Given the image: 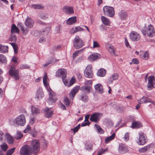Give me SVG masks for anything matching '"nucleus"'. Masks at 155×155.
I'll list each match as a JSON object with an SVG mask.
<instances>
[{
  "label": "nucleus",
  "instance_id": "aec40b11",
  "mask_svg": "<svg viewBox=\"0 0 155 155\" xmlns=\"http://www.w3.org/2000/svg\"><path fill=\"white\" fill-rule=\"evenodd\" d=\"M43 112L45 113L44 115L45 117L47 118H49L51 117L53 114V111H49V109L46 107L43 109Z\"/></svg>",
  "mask_w": 155,
  "mask_h": 155
},
{
  "label": "nucleus",
  "instance_id": "a878e982",
  "mask_svg": "<svg viewBox=\"0 0 155 155\" xmlns=\"http://www.w3.org/2000/svg\"><path fill=\"white\" fill-rule=\"evenodd\" d=\"M51 29L49 27H47L43 29L40 31V35H43L45 36L47 35L50 31Z\"/></svg>",
  "mask_w": 155,
  "mask_h": 155
},
{
  "label": "nucleus",
  "instance_id": "e2e57ef3",
  "mask_svg": "<svg viewBox=\"0 0 155 155\" xmlns=\"http://www.w3.org/2000/svg\"><path fill=\"white\" fill-rule=\"evenodd\" d=\"M100 45L97 41H93V48H94L97 47H100Z\"/></svg>",
  "mask_w": 155,
  "mask_h": 155
},
{
  "label": "nucleus",
  "instance_id": "3c124183",
  "mask_svg": "<svg viewBox=\"0 0 155 155\" xmlns=\"http://www.w3.org/2000/svg\"><path fill=\"white\" fill-rule=\"evenodd\" d=\"M32 7L34 9H42L44 8L43 6L40 4L38 5H32Z\"/></svg>",
  "mask_w": 155,
  "mask_h": 155
},
{
  "label": "nucleus",
  "instance_id": "4d7b16f0",
  "mask_svg": "<svg viewBox=\"0 0 155 155\" xmlns=\"http://www.w3.org/2000/svg\"><path fill=\"white\" fill-rule=\"evenodd\" d=\"M40 18L43 20H45L48 18V15L46 13H41L40 14Z\"/></svg>",
  "mask_w": 155,
  "mask_h": 155
},
{
  "label": "nucleus",
  "instance_id": "6e6d98bb",
  "mask_svg": "<svg viewBox=\"0 0 155 155\" xmlns=\"http://www.w3.org/2000/svg\"><path fill=\"white\" fill-rule=\"evenodd\" d=\"M30 68V67L28 65L26 64H21L20 65L19 68L21 69H28Z\"/></svg>",
  "mask_w": 155,
  "mask_h": 155
},
{
  "label": "nucleus",
  "instance_id": "9d476101",
  "mask_svg": "<svg viewBox=\"0 0 155 155\" xmlns=\"http://www.w3.org/2000/svg\"><path fill=\"white\" fill-rule=\"evenodd\" d=\"M91 68V65H89L86 67L84 71V75L86 77L91 78L93 77V74Z\"/></svg>",
  "mask_w": 155,
  "mask_h": 155
},
{
  "label": "nucleus",
  "instance_id": "864d4df0",
  "mask_svg": "<svg viewBox=\"0 0 155 155\" xmlns=\"http://www.w3.org/2000/svg\"><path fill=\"white\" fill-rule=\"evenodd\" d=\"M10 44L14 49L15 53L17 54L18 52L17 50L18 49L17 45L15 43H10Z\"/></svg>",
  "mask_w": 155,
  "mask_h": 155
},
{
  "label": "nucleus",
  "instance_id": "f8f14e48",
  "mask_svg": "<svg viewBox=\"0 0 155 155\" xmlns=\"http://www.w3.org/2000/svg\"><path fill=\"white\" fill-rule=\"evenodd\" d=\"M130 39L134 41L139 40L140 38V34L135 31H131L130 34Z\"/></svg>",
  "mask_w": 155,
  "mask_h": 155
},
{
  "label": "nucleus",
  "instance_id": "f3484780",
  "mask_svg": "<svg viewBox=\"0 0 155 155\" xmlns=\"http://www.w3.org/2000/svg\"><path fill=\"white\" fill-rule=\"evenodd\" d=\"M34 22L31 18L28 17L26 19L25 24L28 28H32Z\"/></svg>",
  "mask_w": 155,
  "mask_h": 155
},
{
  "label": "nucleus",
  "instance_id": "dca6fc26",
  "mask_svg": "<svg viewBox=\"0 0 155 155\" xmlns=\"http://www.w3.org/2000/svg\"><path fill=\"white\" fill-rule=\"evenodd\" d=\"M80 87L79 86H77L74 87L71 91L69 94V97L70 99H73L75 96L76 93L78 91Z\"/></svg>",
  "mask_w": 155,
  "mask_h": 155
},
{
  "label": "nucleus",
  "instance_id": "a18cd8bd",
  "mask_svg": "<svg viewBox=\"0 0 155 155\" xmlns=\"http://www.w3.org/2000/svg\"><path fill=\"white\" fill-rule=\"evenodd\" d=\"M124 107L123 106H117L116 107L117 111L120 113H122L124 110Z\"/></svg>",
  "mask_w": 155,
  "mask_h": 155
},
{
  "label": "nucleus",
  "instance_id": "7ed1b4c3",
  "mask_svg": "<svg viewBox=\"0 0 155 155\" xmlns=\"http://www.w3.org/2000/svg\"><path fill=\"white\" fill-rule=\"evenodd\" d=\"M9 74L12 77H13L15 80H18L19 78V71L15 69V67L12 66L8 72Z\"/></svg>",
  "mask_w": 155,
  "mask_h": 155
},
{
  "label": "nucleus",
  "instance_id": "0e129e2a",
  "mask_svg": "<svg viewBox=\"0 0 155 155\" xmlns=\"http://www.w3.org/2000/svg\"><path fill=\"white\" fill-rule=\"evenodd\" d=\"M124 140L127 141L129 140V133H127L125 134L124 135Z\"/></svg>",
  "mask_w": 155,
  "mask_h": 155
},
{
  "label": "nucleus",
  "instance_id": "09e8293b",
  "mask_svg": "<svg viewBox=\"0 0 155 155\" xmlns=\"http://www.w3.org/2000/svg\"><path fill=\"white\" fill-rule=\"evenodd\" d=\"M83 51V50L81 49L75 52L73 55V59H75L78 55L79 53L80 52H81Z\"/></svg>",
  "mask_w": 155,
  "mask_h": 155
},
{
  "label": "nucleus",
  "instance_id": "13d9d810",
  "mask_svg": "<svg viewBox=\"0 0 155 155\" xmlns=\"http://www.w3.org/2000/svg\"><path fill=\"white\" fill-rule=\"evenodd\" d=\"M84 84L85 85H87L88 87H91L92 84V82L91 80H87L85 81Z\"/></svg>",
  "mask_w": 155,
  "mask_h": 155
},
{
  "label": "nucleus",
  "instance_id": "052dcab7",
  "mask_svg": "<svg viewBox=\"0 0 155 155\" xmlns=\"http://www.w3.org/2000/svg\"><path fill=\"white\" fill-rule=\"evenodd\" d=\"M17 40L16 36L15 35H12L10 38V40L11 41H15Z\"/></svg>",
  "mask_w": 155,
  "mask_h": 155
},
{
  "label": "nucleus",
  "instance_id": "774afa93",
  "mask_svg": "<svg viewBox=\"0 0 155 155\" xmlns=\"http://www.w3.org/2000/svg\"><path fill=\"white\" fill-rule=\"evenodd\" d=\"M31 127L30 125H28L25 130H23V132L25 133H26L28 132L30 130Z\"/></svg>",
  "mask_w": 155,
  "mask_h": 155
},
{
  "label": "nucleus",
  "instance_id": "2eb2a0df",
  "mask_svg": "<svg viewBox=\"0 0 155 155\" xmlns=\"http://www.w3.org/2000/svg\"><path fill=\"white\" fill-rule=\"evenodd\" d=\"M63 12L67 14H72L74 13L73 8L72 6H65L62 8Z\"/></svg>",
  "mask_w": 155,
  "mask_h": 155
},
{
  "label": "nucleus",
  "instance_id": "72a5a7b5",
  "mask_svg": "<svg viewBox=\"0 0 155 155\" xmlns=\"http://www.w3.org/2000/svg\"><path fill=\"white\" fill-rule=\"evenodd\" d=\"M31 111L33 116L36 115L40 112V111L38 108L34 106H31Z\"/></svg>",
  "mask_w": 155,
  "mask_h": 155
},
{
  "label": "nucleus",
  "instance_id": "412c9836",
  "mask_svg": "<svg viewBox=\"0 0 155 155\" xmlns=\"http://www.w3.org/2000/svg\"><path fill=\"white\" fill-rule=\"evenodd\" d=\"M105 46L111 55H114L115 54L114 48L112 45L110 43H107L106 44Z\"/></svg>",
  "mask_w": 155,
  "mask_h": 155
},
{
  "label": "nucleus",
  "instance_id": "5fc2aeb1",
  "mask_svg": "<svg viewBox=\"0 0 155 155\" xmlns=\"http://www.w3.org/2000/svg\"><path fill=\"white\" fill-rule=\"evenodd\" d=\"M2 149L3 151H6L8 149V146L5 143H3L1 146Z\"/></svg>",
  "mask_w": 155,
  "mask_h": 155
},
{
  "label": "nucleus",
  "instance_id": "8fccbe9b",
  "mask_svg": "<svg viewBox=\"0 0 155 155\" xmlns=\"http://www.w3.org/2000/svg\"><path fill=\"white\" fill-rule=\"evenodd\" d=\"M92 145L91 143H87L85 145V148L86 150L88 151H91L92 150Z\"/></svg>",
  "mask_w": 155,
  "mask_h": 155
},
{
  "label": "nucleus",
  "instance_id": "f03ea898",
  "mask_svg": "<svg viewBox=\"0 0 155 155\" xmlns=\"http://www.w3.org/2000/svg\"><path fill=\"white\" fill-rule=\"evenodd\" d=\"M32 151L35 153L39 152L40 149V143L38 140H33L31 142L30 145H29Z\"/></svg>",
  "mask_w": 155,
  "mask_h": 155
},
{
  "label": "nucleus",
  "instance_id": "c03bdc74",
  "mask_svg": "<svg viewBox=\"0 0 155 155\" xmlns=\"http://www.w3.org/2000/svg\"><path fill=\"white\" fill-rule=\"evenodd\" d=\"M0 62L2 63L6 64L7 62L6 58L2 54H0Z\"/></svg>",
  "mask_w": 155,
  "mask_h": 155
},
{
  "label": "nucleus",
  "instance_id": "20e7f679",
  "mask_svg": "<svg viewBox=\"0 0 155 155\" xmlns=\"http://www.w3.org/2000/svg\"><path fill=\"white\" fill-rule=\"evenodd\" d=\"M104 12L105 14L110 17H113L115 15V12L113 7L106 6L103 8Z\"/></svg>",
  "mask_w": 155,
  "mask_h": 155
},
{
  "label": "nucleus",
  "instance_id": "b1692460",
  "mask_svg": "<svg viewBox=\"0 0 155 155\" xmlns=\"http://www.w3.org/2000/svg\"><path fill=\"white\" fill-rule=\"evenodd\" d=\"M20 28L22 31V33L25 35H27L28 32V30L25 28L23 27V24L21 23H18L17 25Z\"/></svg>",
  "mask_w": 155,
  "mask_h": 155
},
{
  "label": "nucleus",
  "instance_id": "603ef678",
  "mask_svg": "<svg viewBox=\"0 0 155 155\" xmlns=\"http://www.w3.org/2000/svg\"><path fill=\"white\" fill-rule=\"evenodd\" d=\"M15 149V148L13 147L9 150L7 152L6 155H12L14 153Z\"/></svg>",
  "mask_w": 155,
  "mask_h": 155
},
{
  "label": "nucleus",
  "instance_id": "bb28decb",
  "mask_svg": "<svg viewBox=\"0 0 155 155\" xmlns=\"http://www.w3.org/2000/svg\"><path fill=\"white\" fill-rule=\"evenodd\" d=\"M7 142L10 144H12L14 142V140L13 138L9 134H6L5 135Z\"/></svg>",
  "mask_w": 155,
  "mask_h": 155
},
{
  "label": "nucleus",
  "instance_id": "423d86ee",
  "mask_svg": "<svg viewBox=\"0 0 155 155\" xmlns=\"http://www.w3.org/2000/svg\"><path fill=\"white\" fill-rule=\"evenodd\" d=\"M32 153L29 145H25L21 148L20 153L21 155H31Z\"/></svg>",
  "mask_w": 155,
  "mask_h": 155
},
{
  "label": "nucleus",
  "instance_id": "39448f33",
  "mask_svg": "<svg viewBox=\"0 0 155 155\" xmlns=\"http://www.w3.org/2000/svg\"><path fill=\"white\" fill-rule=\"evenodd\" d=\"M67 71L64 68H61L58 70L56 73V75L58 77H61L62 81L64 84H66V75Z\"/></svg>",
  "mask_w": 155,
  "mask_h": 155
},
{
  "label": "nucleus",
  "instance_id": "37998d69",
  "mask_svg": "<svg viewBox=\"0 0 155 155\" xmlns=\"http://www.w3.org/2000/svg\"><path fill=\"white\" fill-rule=\"evenodd\" d=\"M23 137L22 134L20 132L17 131L16 134L14 136L15 138L17 140H18L21 139Z\"/></svg>",
  "mask_w": 155,
  "mask_h": 155
},
{
  "label": "nucleus",
  "instance_id": "ddd939ff",
  "mask_svg": "<svg viewBox=\"0 0 155 155\" xmlns=\"http://www.w3.org/2000/svg\"><path fill=\"white\" fill-rule=\"evenodd\" d=\"M118 150L120 153L124 154L127 152L129 150L127 147L124 144L120 143L119 145Z\"/></svg>",
  "mask_w": 155,
  "mask_h": 155
},
{
  "label": "nucleus",
  "instance_id": "5701e85b",
  "mask_svg": "<svg viewBox=\"0 0 155 155\" xmlns=\"http://www.w3.org/2000/svg\"><path fill=\"white\" fill-rule=\"evenodd\" d=\"M140 103H146L148 102H150L153 104V101L148 97L143 96L140 99Z\"/></svg>",
  "mask_w": 155,
  "mask_h": 155
},
{
  "label": "nucleus",
  "instance_id": "9b49d317",
  "mask_svg": "<svg viewBox=\"0 0 155 155\" xmlns=\"http://www.w3.org/2000/svg\"><path fill=\"white\" fill-rule=\"evenodd\" d=\"M148 37L152 38L155 35V31L153 26L150 24L147 27L146 32Z\"/></svg>",
  "mask_w": 155,
  "mask_h": 155
},
{
  "label": "nucleus",
  "instance_id": "393cba45",
  "mask_svg": "<svg viewBox=\"0 0 155 155\" xmlns=\"http://www.w3.org/2000/svg\"><path fill=\"white\" fill-rule=\"evenodd\" d=\"M118 15L121 19L125 20L127 17V12L123 10H121L119 12Z\"/></svg>",
  "mask_w": 155,
  "mask_h": 155
},
{
  "label": "nucleus",
  "instance_id": "69168bd1",
  "mask_svg": "<svg viewBox=\"0 0 155 155\" xmlns=\"http://www.w3.org/2000/svg\"><path fill=\"white\" fill-rule=\"evenodd\" d=\"M107 124L109 126H112L113 125V123L111 120L109 119H107Z\"/></svg>",
  "mask_w": 155,
  "mask_h": 155
},
{
  "label": "nucleus",
  "instance_id": "6e6552de",
  "mask_svg": "<svg viewBox=\"0 0 155 155\" xmlns=\"http://www.w3.org/2000/svg\"><path fill=\"white\" fill-rule=\"evenodd\" d=\"M25 118L23 114L19 115L16 118L15 123L18 125L23 126L25 124Z\"/></svg>",
  "mask_w": 155,
  "mask_h": 155
},
{
  "label": "nucleus",
  "instance_id": "ea45409f",
  "mask_svg": "<svg viewBox=\"0 0 155 155\" xmlns=\"http://www.w3.org/2000/svg\"><path fill=\"white\" fill-rule=\"evenodd\" d=\"M115 134L114 133H113L112 135L106 138L105 139V142L106 143H108L110 141L113 140L115 137Z\"/></svg>",
  "mask_w": 155,
  "mask_h": 155
},
{
  "label": "nucleus",
  "instance_id": "4c0bfd02",
  "mask_svg": "<svg viewBox=\"0 0 155 155\" xmlns=\"http://www.w3.org/2000/svg\"><path fill=\"white\" fill-rule=\"evenodd\" d=\"M146 25L145 24L142 26L140 25L139 26V29L141 31L143 34L145 36L146 35Z\"/></svg>",
  "mask_w": 155,
  "mask_h": 155
},
{
  "label": "nucleus",
  "instance_id": "a19ab883",
  "mask_svg": "<svg viewBox=\"0 0 155 155\" xmlns=\"http://www.w3.org/2000/svg\"><path fill=\"white\" fill-rule=\"evenodd\" d=\"M11 31L12 33L13 32L15 33H19V30L15 24H13L12 25Z\"/></svg>",
  "mask_w": 155,
  "mask_h": 155
},
{
  "label": "nucleus",
  "instance_id": "4468645a",
  "mask_svg": "<svg viewBox=\"0 0 155 155\" xmlns=\"http://www.w3.org/2000/svg\"><path fill=\"white\" fill-rule=\"evenodd\" d=\"M100 114L99 113L93 114L91 116L90 120L95 123H97L100 120Z\"/></svg>",
  "mask_w": 155,
  "mask_h": 155
},
{
  "label": "nucleus",
  "instance_id": "de8ad7c7",
  "mask_svg": "<svg viewBox=\"0 0 155 155\" xmlns=\"http://www.w3.org/2000/svg\"><path fill=\"white\" fill-rule=\"evenodd\" d=\"M64 103L67 107H69L70 104V101L67 97H64Z\"/></svg>",
  "mask_w": 155,
  "mask_h": 155
},
{
  "label": "nucleus",
  "instance_id": "cd10ccee",
  "mask_svg": "<svg viewBox=\"0 0 155 155\" xmlns=\"http://www.w3.org/2000/svg\"><path fill=\"white\" fill-rule=\"evenodd\" d=\"M8 47L7 46L2 45L0 44V52L5 53L8 51Z\"/></svg>",
  "mask_w": 155,
  "mask_h": 155
},
{
  "label": "nucleus",
  "instance_id": "58836bf2",
  "mask_svg": "<svg viewBox=\"0 0 155 155\" xmlns=\"http://www.w3.org/2000/svg\"><path fill=\"white\" fill-rule=\"evenodd\" d=\"M151 145V144H149L145 147L139 149V152L140 153H144L147 150L150 149Z\"/></svg>",
  "mask_w": 155,
  "mask_h": 155
},
{
  "label": "nucleus",
  "instance_id": "a211bd4d",
  "mask_svg": "<svg viewBox=\"0 0 155 155\" xmlns=\"http://www.w3.org/2000/svg\"><path fill=\"white\" fill-rule=\"evenodd\" d=\"M44 94L42 89H38L37 91V93L35 97V99L37 101H39L41 100L44 97Z\"/></svg>",
  "mask_w": 155,
  "mask_h": 155
},
{
  "label": "nucleus",
  "instance_id": "e433bc0d",
  "mask_svg": "<svg viewBox=\"0 0 155 155\" xmlns=\"http://www.w3.org/2000/svg\"><path fill=\"white\" fill-rule=\"evenodd\" d=\"M140 57L143 59L147 60L149 58V53L148 51H146L144 54H140Z\"/></svg>",
  "mask_w": 155,
  "mask_h": 155
},
{
  "label": "nucleus",
  "instance_id": "0eeeda50",
  "mask_svg": "<svg viewBox=\"0 0 155 155\" xmlns=\"http://www.w3.org/2000/svg\"><path fill=\"white\" fill-rule=\"evenodd\" d=\"M84 45V42L78 36H76L74 40V45L76 49L81 48Z\"/></svg>",
  "mask_w": 155,
  "mask_h": 155
},
{
  "label": "nucleus",
  "instance_id": "680f3d73",
  "mask_svg": "<svg viewBox=\"0 0 155 155\" xmlns=\"http://www.w3.org/2000/svg\"><path fill=\"white\" fill-rule=\"evenodd\" d=\"M112 78L114 80H117L119 78V75L118 74L116 73L113 74L112 75Z\"/></svg>",
  "mask_w": 155,
  "mask_h": 155
},
{
  "label": "nucleus",
  "instance_id": "7c9ffc66",
  "mask_svg": "<svg viewBox=\"0 0 155 155\" xmlns=\"http://www.w3.org/2000/svg\"><path fill=\"white\" fill-rule=\"evenodd\" d=\"M80 100L84 102H87L88 101V98L86 93L84 92L81 94Z\"/></svg>",
  "mask_w": 155,
  "mask_h": 155
},
{
  "label": "nucleus",
  "instance_id": "f257e3e1",
  "mask_svg": "<svg viewBox=\"0 0 155 155\" xmlns=\"http://www.w3.org/2000/svg\"><path fill=\"white\" fill-rule=\"evenodd\" d=\"M47 76L46 74H45L43 77V82L45 86L46 87L47 90L49 92V97L48 100V104H51L55 102L57 99L56 94L54 92L48 87V84L47 81Z\"/></svg>",
  "mask_w": 155,
  "mask_h": 155
},
{
  "label": "nucleus",
  "instance_id": "f704fd0d",
  "mask_svg": "<svg viewBox=\"0 0 155 155\" xmlns=\"http://www.w3.org/2000/svg\"><path fill=\"white\" fill-rule=\"evenodd\" d=\"M101 18L103 23L104 25H110V21L107 18L104 16H101Z\"/></svg>",
  "mask_w": 155,
  "mask_h": 155
},
{
  "label": "nucleus",
  "instance_id": "49530a36",
  "mask_svg": "<svg viewBox=\"0 0 155 155\" xmlns=\"http://www.w3.org/2000/svg\"><path fill=\"white\" fill-rule=\"evenodd\" d=\"M94 126L96 127L98 132L99 133L103 134L104 133V131L99 125L97 124H96Z\"/></svg>",
  "mask_w": 155,
  "mask_h": 155
},
{
  "label": "nucleus",
  "instance_id": "c756f323",
  "mask_svg": "<svg viewBox=\"0 0 155 155\" xmlns=\"http://www.w3.org/2000/svg\"><path fill=\"white\" fill-rule=\"evenodd\" d=\"M106 73V70L102 68L98 70L97 74L99 76L103 77L105 75Z\"/></svg>",
  "mask_w": 155,
  "mask_h": 155
},
{
  "label": "nucleus",
  "instance_id": "c9c22d12",
  "mask_svg": "<svg viewBox=\"0 0 155 155\" xmlns=\"http://www.w3.org/2000/svg\"><path fill=\"white\" fill-rule=\"evenodd\" d=\"M91 89V87L88 86L87 85H85L81 87V90L83 91H85L87 93H89Z\"/></svg>",
  "mask_w": 155,
  "mask_h": 155
},
{
  "label": "nucleus",
  "instance_id": "4be33fe9",
  "mask_svg": "<svg viewBox=\"0 0 155 155\" xmlns=\"http://www.w3.org/2000/svg\"><path fill=\"white\" fill-rule=\"evenodd\" d=\"M76 16L72 17L69 18L66 21V24L68 25H72L74 24L77 21Z\"/></svg>",
  "mask_w": 155,
  "mask_h": 155
},
{
  "label": "nucleus",
  "instance_id": "bf43d9fd",
  "mask_svg": "<svg viewBox=\"0 0 155 155\" xmlns=\"http://www.w3.org/2000/svg\"><path fill=\"white\" fill-rule=\"evenodd\" d=\"M155 77L154 76H150L148 77V83H153V82L154 80Z\"/></svg>",
  "mask_w": 155,
  "mask_h": 155
},
{
  "label": "nucleus",
  "instance_id": "79ce46f5",
  "mask_svg": "<svg viewBox=\"0 0 155 155\" xmlns=\"http://www.w3.org/2000/svg\"><path fill=\"white\" fill-rule=\"evenodd\" d=\"M66 84H64L65 85L69 87L73 85L75 82V80L73 78H72L69 83L68 82V81L66 80Z\"/></svg>",
  "mask_w": 155,
  "mask_h": 155
},
{
  "label": "nucleus",
  "instance_id": "338daca9",
  "mask_svg": "<svg viewBox=\"0 0 155 155\" xmlns=\"http://www.w3.org/2000/svg\"><path fill=\"white\" fill-rule=\"evenodd\" d=\"M60 25H58L55 28V31L57 33H60Z\"/></svg>",
  "mask_w": 155,
  "mask_h": 155
},
{
  "label": "nucleus",
  "instance_id": "1a4fd4ad",
  "mask_svg": "<svg viewBox=\"0 0 155 155\" xmlns=\"http://www.w3.org/2000/svg\"><path fill=\"white\" fill-rule=\"evenodd\" d=\"M139 138L138 143L141 145H144L147 141L146 135L143 133L140 132L139 133Z\"/></svg>",
  "mask_w": 155,
  "mask_h": 155
},
{
  "label": "nucleus",
  "instance_id": "2f4dec72",
  "mask_svg": "<svg viewBox=\"0 0 155 155\" xmlns=\"http://www.w3.org/2000/svg\"><path fill=\"white\" fill-rule=\"evenodd\" d=\"M142 127L141 124L137 121H134L132 123V125L131 127L133 128H138Z\"/></svg>",
  "mask_w": 155,
  "mask_h": 155
},
{
  "label": "nucleus",
  "instance_id": "6ab92c4d",
  "mask_svg": "<svg viewBox=\"0 0 155 155\" xmlns=\"http://www.w3.org/2000/svg\"><path fill=\"white\" fill-rule=\"evenodd\" d=\"M101 57V55L100 54L96 53H93L89 56L88 58L90 61H93L96 59L100 58Z\"/></svg>",
  "mask_w": 155,
  "mask_h": 155
},
{
  "label": "nucleus",
  "instance_id": "473e14b6",
  "mask_svg": "<svg viewBox=\"0 0 155 155\" xmlns=\"http://www.w3.org/2000/svg\"><path fill=\"white\" fill-rule=\"evenodd\" d=\"M96 90L100 93H102L103 91V89L102 86L100 84H97L94 86Z\"/></svg>",
  "mask_w": 155,
  "mask_h": 155
},
{
  "label": "nucleus",
  "instance_id": "c85d7f7f",
  "mask_svg": "<svg viewBox=\"0 0 155 155\" xmlns=\"http://www.w3.org/2000/svg\"><path fill=\"white\" fill-rule=\"evenodd\" d=\"M84 29L80 26H77L74 28H73L71 30L70 32L71 33L74 34L78 31H83Z\"/></svg>",
  "mask_w": 155,
  "mask_h": 155
}]
</instances>
